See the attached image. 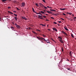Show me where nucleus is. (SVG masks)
Masks as SVG:
<instances>
[{
  "label": "nucleus",
  "mask_w": 76,
  "mask_h": 76,
  "mask_svg": "<svg viewBox=\"0 0 76 76\" xmlns=\"http://www.w3.org/2000/svg\"><path fill=\"white\" fill-rule=\"evenodd\" d=\"M28 29H31V28L30 27H28Z\"/></svg>",
  "instance_id": "obj_40"
},
{
  "label": "nucleus",
  "mask_w": 76,
  "mask_h": 76,
  "mask_svg": "<svg viewBox=\"0 0 76 76\" xmlns=\"http://www.w3.org/2000/svg\"><path fill=\"white\" fill-rule=\"evenodd\" d=\"M69 14V12H67V14Z\"/></svg>",
  "instance_id": "obj_54"
},
{
  "label": "nucleus",
  "mask_w": 76,
  "mask_h": 76,
  "mask_svg": "<svg viewBox=\"0 0 76 76\" xmlns=\"http://www.w3.org/2000/svg\"><path fill=\"white\" fill-rule=\"evenodd\" d=\"M63 15H65V16L66 15V14H64V13H63Z\"/></svg>",
  "instance_id": "obj_43"
},
{
  "label": "nucleus",
  "mask_w": 76,
  "mask_h": 76,
  "mask_svg": "<svg viewBox=\"0 0 76 76\" xmlns=\"http://www.w3.org/2000/svg\"><path fill=\"white\" fill-rule=\"evenodd\" d=\"M58 38H59V39H61V40H62V38H61V37H58Z\"/></svg>",
  "instance_id": "obj_19"
},
{
  "label": "nucleus",
  "mask_w": 76,
  "mask_h": 76,
  "mask_svg": "<svg viewBox=\"0 0 76 76\" xmlns=\"http://www.w3.org/2000/svg\"><path fill=\"white\" fill-rule=\"evenodd\" d=\"M37 31H39V32L40 31L39 30H37Z\"/></svg>",
  "instance_id": "obj_48"
},
{
  "label": "nucleus",
  "mask_w": 76,
  "mask_h": 76,
  "mask_svg": "<svg viewBox=\"0 0 76 76\" xmlns=\"http://www.w3.org/2000/svg\"><path fill=\"white\" fill-rule=\"evenodd\" d=\"M58 22L59 23H61V21H58Z\"/></svg>",
  "instance_id": "obj_33"
},
{
  "label": "nucleus",
  "mask_w": 76,
  "mask_h": 76,
  "mask_svg": "<svg viewBox=\"0 0 76 76\" xmlns=\"http://www.w3.org/2000/svg\"><path fill=\"white\" fill-rule=\"evenodd\" d=\"M40 7H45V6H44L43 5H40Z\"/></svg>",
  "instance_id": "obj_24"
},
{
  "label": "nucleus",
  "mask_w": 76,
  "mask_h": 76,
  "mask_svg": "<svg viewBox=\"0 0 76 76\" xmlns=\"http://www.w3.org/2000/svg\"><path fill=\"white\" fill-rule=\"evenodd\" d=\"M53 24H57V23L56 22H53Z\"/></svg>",
  "instance_id": "obj_31"
},
{
  "label": "nucleus",
  "mask_w": 76,
  "mask_h": 76,
  "mask_svg": "<svg viewBox=\"0 0 76 76\" xmlns=\"http://www.w3.org/2000/svg\"><path fill=\"white\" fill-rule=\"evenodd\" d=\"M17 10H20V9H18V8H17Z\"/></svg>",
  "instance_id": "obj_41"
},
{
  "label": "nucleus",
  "mask_w": 76,
  "mask_h": 76,
  "mask_svg": "<svg viewBox=\"0 0 76 76\" xmlns=\"http://www.w3.org/2000/svg\"><path fill=\"white\" fill-rule=\"evenodd\" d=\"M47 7L49 8H50V7L49 6H47Z\"/></svg>",
  "instance_id": "obj_49"
},
{
  "label": "nucleus",
  "mask_w": 76,
  "mask_h": 76,
  "mask_svg": "<svg viewBox=\"0 0 76 76\" xmlns=\"http://www.w3.org/2000/svg\"><path fill=\"white\" fill-rule=\"evenodd\" d=\"M13 24L14 25V23L13 22Z\"/></svg>",
  "instance_id": "obj_64"
},
{
  "label": "nucleus",
  "mask_w": 76,
  "mask_h": 76,
  "mask_svg": "<svg viewBox=\"0 0 76 76\" xmlns=\"http://www.w3.org/2000/svg\"><path fill=\"white\" fill-rule=\"evenodd\" d=\"M66 9V8H63V9L61 8L60 9V10H64Z\"/></svg>",
  "instance_id": "obj_9"
},
{
  "label": "nucleus",
  "mask_w": 76,
  "mask_h": 76,
  "mask_svg": "<svg viewBox=\"0 0 76 76\" xmlns=\"http://www.w3.org/2000/svg\"><path fill=\"white\" fill-rule=\"evenodd\" d=\"M26 29H29L28 28H26Z\"/></svg>",
  "instance_id": "obj_59"
},
{
  "label": "nucleus",
  "mask_w": 76,
  "mask_h": 76,
  "mask_svg": "<svg viewBox=\"0 0 76 76\" xmlns=\"http://www.w3.org/2000/svg\"><path fill=\"white\" fill-rule=\"evenodd\" d=\"M48 30H49V31H50V29H48Z\"/></svg>",
  "instance_id": "obj_53"
},
{
  "label": "nucleus",
  "mask_w": 76,
  "mask_h": 76,
  "mask_svg": "<svg viewBox=\"0 0 76 76\" xmlns=\"http://www.w3.org/2000/svg\"><path fill=\"white\" fill-rule=\"evenodd\" d=\"M72 16H74V14L72 15Z\"/></svg>",
  "instance_id": "obj_58"
},
{
  "label": "nucleus",
  "mask_w": 76,
  "mask_h": 76,
  "mask_svg": "<svg viewBox=\"0 0 76 76\" xmlns=\"http://www.w3.org/2000/svg\"><path fill=\"white\" fill-rule=\"evenodd\" d=\"M51 40H52V39H53L52 38H51Z\"/></svg>",
  "instance_id": "obj_60"
},
{
  "label": "nucleus",
  "mask_w": 76,
  "mask_h": 76,
  "mask_svg": "<svg viewBox=\"0 0 76 76\" xmlns=\"http://www.w3.org/2000/svg\"><path fill=\"white\" fill-rule=\"evenodd\" d=\"M46 20L47 21H49V20Z\"/></svg>",
  "instance_id": "obj_51"
},
{
  "label": "nucleus",
  "mask_w": 76,
  "mask_h": 76,
  "mask_svg": "<svg viewBox=\"0 0 76 76\" xmlns=\"http://www.w3.org/2000/svg\"><path fill=\"white\" fill-rule=\"evenodd\" d=\"M32 33L34 34H35L36 35H37V33H36L35 32L32 31Z\"/></svg>",
  "instance_id": "obj_14"
},
{
  "label": "nucleus",
  "mask_w": 76,
  "mask_h": 76,
  "mask_svg": "<svg viewBox=\"0 0 76 76\" xmlns=\"http://www.w3.org/2000/svg\"><path fill=\"white\" fill-rule=\"evenodd\" d=\"M69 15H71V13H69V14H68Z\"/></svg>",
  "instance_id": "obj_50"
},
{
  "label": "nucleus",
  "mask_w": 76,
  "mask_h": 76,
  "mask_svg": "<svg viewBox=\"0 0 76 76\" xmlns=\"http://www.w3.org/2000/svg\"><path fill=\"white\" fill-rule=\"evenodd\" d=\"M71 37H72L73 38H74V36H73V34H71Z\"/></svg>",
  "instance_id": "obj_20"
},
{
  "label": "nucleus",
  "mask_w": 76,
  "mask_h": 76,
  "mask_svg": "<svg viewBox=\"0 0 76 76\" xmlns=\"http://www.w3.org/2000/svg\"><path fill=\"white\" fill-rule=\"evenodd\" d=\"M69 55H70L71 56H72V51H70L69 52Z\"/></svg>",
  "instance_id": "obj_15"
},
{
  "label": "nucleus",
  "mask_w": 76,
  "mask_h": 76,
  "mask_svg": "<svg viewBox=\"0 0 76 76\" xmlns=\"http://www.w3.org/2000/svg\"><path fill=\"white\" fill-rule=\"evenodd\" d=\"M47 12H48V13L49 14H51L52 13V12H49L48 11H47Z\"/></svg>",
  "instance_id": "obj_16"
},
{
  "label": "nucleus",
  "mask_w": 76,
  "mask_h": 76,
  "mask_svg": "<svg viewBox=\"0 0 76 76\" xmlns=\"http://www.w3.org/2000/svg\"><path fill=\"white\" fill-rule=\"evenodd\" d=\"M72 20L71 19V20Z\"/></svg>",
  "instance_id": "obj_62"
},
{
  "label": "nucleus",
  "mask_w": 76,
  "mask_h": 76,
  "mask_svg": "<svg viewBox=\"0 0 76 76\" xmlns=\"http://www.w3.org/2000/svg\"><path fill=\"white\" fill-rule=\"evenodd\" d=\"M14 18H15V21H17V20H18V19L17 18V17H15Z\"/></svg>",
  "instance_id": "obj_18"
},
{
  "label": "nucleus",
  "mask_w": 76,
  "mask_h": 76,
  "mask_svg": "<svg viewBox=\"0 0 76 76\" xmlns=\"http://www.w3.org/2000/svg\"><path fill=\"white\" fill-rule=\"evenodd\" d=\"M11 29H14V27H13L12 26H11Z\"/></svg>",
  "instance_id": "obj_36"
},
{
  "label": "nucleus",
  "mask_w": 76,
  "mask_h": 76,
  "mask_svg": "<svg viewBox=\"0 0 76 76\" xmlns=\"http://www.w3.org/2000/svg\"><path fill=\"white\" fill-rule=\"evenodd\" d=\"M52 15H55V16H57V14H55L54 13H53Z\"/></svg>",
  "instance_id": "obj_21"
},
{
  "label": "nucleus",
  "mask_w": 76,
  "mask_h": 76,
  "mask_svg": "<svg viewBox=\"0 0 76 76\" xmlns=\"http://www.w3.org/2000/svg\"><path fill=\"white\" fill-rule=\"evenodd\" d=\"M13 12H14V13H16V12L15 11H13Z\"/></svg>",
  "instance_id": "obj_42"
},
{
  "label": "nucleus",
  "mask_w": 76,
  "mask_h": 76,
  "mask_svg": "<svg viewBox=\"0 0 76 76\" xmlns=\"http://www.w3.org/2000/svg\"><path fill=\"white\" fill-rule=\"evenodd\" d=\"M15 25V26H18V25H17V24H16V23H15V24H14Z\"/></svg>",
  "instance_id": "obj_34"
},
{
  "label": "nucleus",
  "mask_w": 76,
  "mask_h": 76,
  "mask_svg": "<svg viewBox=\"0 0 76 76\" xmlns=\"http://www.w3.org/2000/svg\"><path fill=\"white\" fill-rule=\"evenodd\" d=\"M59 41H60V42H61V43H63V42L62 40H59Z\"/></svg>",
  "instance_id": "obj_22"
},
{
  "label": "nucleus",
  "mask_w": 76,
  "mask_h": 76,
  "mask_svg": "<svg viewBox=\"0 0 76 76\" xmlns=\"http://www.w3.org/2000/svg\"><path fill=\"white\" fill-rule=\"evenodd\" d=\"M39 5H40V6H42V5H43L41 3H39Z\"/></svg>",
  "instance_id": "obj_26"
},
{
  "label": "nucleus",
  "mask_w": 76,
  "mask_h": 76,
  "mask_svg": "<svg viewBox=\"0 0 76 76\" xmlns=\"http://www.w3.org/2000/svg\"><path fill=\"white\" fill-rule=\"evenodd\" d=\"M25 6V3L24 2H23L22 4V5L21 6V7H24Z\"/></svg>",
  "instance_id": "obj_4"
},
{
  "label": "nucleus",
  "mask_w": 76,
  "mask_h": 76,
  "mask_svg": "<svg viewBox=\"0 0 76 76\" xmlns=\"http://www.w3.org/2000/svg\"><path fill=\"white\" fill-rule=\"evenodd\" d=\"M61 20H64V19L62 18H61Z\"/></svg>",
  "instance_id": "obj_45"
},
{
  "label": "nucleus",
  "mask_w": 76,
  "mask_h": 76,
  "mask_svg": "<svg viewBox=\"0 0 76 76\" xmlns=\"http://www.w3.org/2000/svg\"><path fill=\"white\" fill-rule=\"evenodd\" d=\"M14 15L15 16L17 17V14H14Z\"/></svg>",
  "instance_id": "obj_35"
},
{
  "label": "nucleus",
  "mask_w": 76,
  "mask_h": 76,
  "mask_svg": "<svg viewBox=\"0 0 76 76\" xmlns=\"http://www.w3.org/2000/svg\"><path fill=\"white\" fill-rule=\"evenodd\" d=\"M21 18H22L23 19H24L26 20H27V18H26V17H22Z\"/></svg>",
  "instance_id": "obj_3"
},
{
  "label": "nucleus",
  "mask_w": 76,
  "mask_h": 76,
  "mask_svg": "<svg viewBox=\"0 0 76 76\" xmlns=\"http://www.w3.org/2000/svg\"><path fill=\"white\" fill-rule=\"evenodd\" d=\"M42 36L44 37H46V35H44V34H42Z\"/></svg>",
  "instance_id": "obj_23"
},
{
  "label": "nucleus",
  "mask_w": 76,
  "mask_h": 76,
  "mask_svg": "<svg viewBox=\"0 0 76 76\" xmlns=\"http://www.w3.org/2000/svg\"><path fill=\"white\" fill-rule=\"evenodd\" d=\"M64 29H65L67 31H68L69 30L67 28V27H64Z\"/></svg>",
  "instance_id": "obj_10"
},
{
  "label": "nucleus",
  "mask_w": 76,
  "mask_h": 76,
  "mask_svg": "<svg viewBox=\"0 0 76 76\" xmlns=\"http://www.w3.org/2000/svg\"><path fill=\"white\" fill-rule=\"evenodd\" d=\"M38 16H39V17H38V18H39L40 19H43V18H42V16H41V15H39Z\"/></svg>",
  "instance_id": "obj_5"
},
{
  "label": "nucleus",
  "mask_w": 76,
  "mask_h": 76,
  "mask_svg": "<svg viewBox=\"0 0 76 76\" xmlns=\"http://www.w3.org/2000/svg\"><path fill=\"white\" fill-rule=\"evenodd\" d=\"M44 12H46V10H44Z\"/></svg>",
  "instance_id": "obj_56"
},
{
  "label": "nucleus",
  "mask_w": 76,
  "mask_h": 76,
  "mask_svg": "<svg viewBox=\"0 0 76 76\" xmlns=\"http://www.w3.org/2000/svg\"><path fill=\"white\" fill-rule=\"evenodd\" d=\"M68 70H69L70 71H71V70L70 69V68L68 69Z\"/></svg>",
  "instance_id": "obj_38"
},
{
  "label": "nucleus",
  "mask_w": 76,
  "mask_h": 76,
  "mask_svg": "<svg viewBox=\"0 0 76 76\" xmlns=\"http://www.w3.org/2000/svg\"><path fill=\"white\" fill-rule=\"evenodd\" d=\"M58 26H59V24H58Z\"/></svg>",
  "instance_id": "obj_57"
},
{
  "label": "nucleus",
  "mask_w": 76,
  "mask_h": 76,
  "mask_svg": "<svg viewBox=\"0 0 76 76\" xmlns=\"http://www.w3.org/2000/svg\"><path fill=\"white\" fill-rule=\"evenodd\" d=\"M8 9H10L11 8V7H8Z\"/></svg>",
  "instance_id": "obj_28"
},
{
  "label": "nucleus",
  "mask_w": 76,
  "mask_h": 76,
  "mask_svg": "<svg viewBox=\"0 0 76 76\" xmlns=\"http://www.w3.org/2000/svg\"><path fill=\"white\" fill-rule=\"evenodd\" d=\"M1 0V1H2V2L4 3L5 1L7 0Z\"/></svg>",
  "instance_id": "obj_13"
},
{
  "label": "nucleus",
  "mask_w": 76,
  "mask_h": 76,
  "mask_svg": "<svg viewBox=\"0 0 76 76\" xmlns=\"http://www.w3.org/2000/svg\"><path fill=\"white\" fill-rule=\"evenodd\" d=\"M50 18H51V19H54V18H53V17H51Z\"/></svg>",
  "instance_id": "obj_39"
},
{
  "label": "nucleus",
  "mask_w": 76,
  "mask_h": 76,
  "mask_svg": "<svg viewBox=\"0 0 76 76\" xmlns=\"http://www.w3.org/2000/svg\"><path fill=\"white\" fill-rule=\"evenodd\" d=\"M8 12H9V13L11 14H13V13H12L11 12H10V11H8Z\"/></svg>",
  "instance_id": "obj_12"
},
{
  "label": "nucleus",
  "mask_w": 76,
  "mask_h": 76,
  "mask_svg": "<svg viewBox=\"0 0 76 76\" xmlns=\"http://www.w3.org/2000/svg\"><path fill=\"white\" fill-rule=\"evenodd\" d=\"M66 61H69V59H67L66 60Z\"/></svg>",
  "instance_id": "obj_37"
},
{
  "label": "nucleus",
  "mask_w": 76,
  "mask_h": 76,
  "mask_svg": "<svg viewBox=\"0 0 76 76\" xmlns=\"http://www.w3.org/2000/svg\"><path fill=\"white\" fill-rule=\"evenodd\" d=\"M62 52L64 51V49H63V48H62Z\"/></svg>",
  "instance_id": "obj_46"
},
{
  "label": "nucleus",
  "mask_w": 76,
  "mask_h": 76,
  "mask_svg": "<svg viewBox=\"0 0 76 76\" xmlns=\"http://www.w3.org/2000/svg\"><path fill=\"white\" fill-rule=\"evenodd\" d=\"M74 19H76V17H75L74 18Z\"/></svg>",
  "instance_id": "obj_55"
},
{
  "label": "nucleus",
  "mask_w": 76,
  "mask_h": 76,
  "mask_svg": "<svg viewBox=\"0 0 76 76\" xmlns=\"http://www.w3.org/2000/svg\"><path fill=\"white\" fill-rule=\"evenodd\" d=\"M36 5L37 6H38V7L39 6L38 4H36Z\"/></svg>",
  "instance_id": "obj_29"
},
{
  "label": "nucleus",
  "mask_w": 76,
  "mask_h": 76,
  "mask_svg": "<svg viewBox=\"0 0 76 76\" xmlns=\"http://www.w3.org/2000/svg\"><path fill=\"white\" fill-rule=\"evenodd\" d=\"M44 7L45 8H46V9H45V10H46L47 9H48L47 7Z\"/></svg>",
  "instance_id": "obj_27"
},
{
  "label": "nucleus",
  "mask_w": 76,
  "mask_h": 76,
  "mask_svg": "<svg viewBox=\"0 0 76 76\" xmlns=\"http://www.w3.org/2000/svg\"><path fill=\"white\" fill-rule=\"evenodd\" d=\"M40 12V13H42L43 14L44 13V12L43 11H40V12Z\"/></svg>",
  "instance_id": "obj_25"
},
{
  "label": "nucleus",
  "mask_w": 76,
  "mask_h": 76,
  "mask_svg": "<svg viewBox=\"0 0 76 76\" xmlns=\"http://www.w3.org/2000/svg\"><path fill=\"white\" fill-rule=\"evenodd\" d=\"M40 25H41L42 26H43L44 27H45L46 26V25H43V24H40Z\"/></svg>",
  "instance_id": "obj_17"
},
{
  "label": "nucleus",
  "mask_w": 76,
  "mask_h": 76,
  "mask_svg": "<svg viewBox=\"0 0 76 76\" xmlns=\"http://www.w3.org/2000/svg\"><path fill=\"white\" fill-rule=\"evenodd\" d=\"M37 37V39H39V40H40V41H41L43 40L45 41H46V42L47 43H49V41H48V40H46V39H45L41 37Z\"/></svg>",
  "instance_id": "obj_1"
},
{
  "label": "nucleus",
  "mask_w": 76,
  "mask_h": 76,
  "mask_svg": "<svg viewBox=\"0 0 76 76\" xmlns=\"http://www.w3.org/2000/svg\"><path fill=\"white\" fill-rule=\"evenodd\" d=\"M50 10L52 11H56V10H55L50 9Z\"/></svg>",
  "instance_id": "obj_11"
},
{
  "label": "nucleus",
  "mask_w": 76,
  "mask_h": 76,
  "mask_svg": "<svg viewBox=\"0 0 76 76\" xmlns=\"http://www.w3.org/2000/svg\"><path fill=\"white\" fill-rule=\"evenodd\" d=\"M52 40H53V42H55V40H54V39H52Z\"/></svg>",
  "instance_id": "obj_52"
},
{
  "label": "nucleus",
  "mask_w": 76,
  "mask_h": 76,
  "mask_svg": "<svg viewBox=\"0 0 76 76\" xmlns=\"http://www.w3.org/2000/svg\"><path fill=\"white\" fill-rule=\"evenodd\" d=\"M36 14H37V15H42V14H41V13H40V12H39V13H37V12H36Z\"/></svg>",
  "instance_id": "obj_7"
},
{
  "label": "nucleus",
  "mask_w": 76,
  "mask_h": 76,
  "mask_svg": "<svg viewBox=\"0 0 76 76\" xmlns=\"http://www.w3.org/2000/svg\"><path fill=\"white\" fill-rule=\"evenodd\" d=\"M48 15V14H46V15Z\"/></svg>",
  "instance_id": "obj_63"
},
{
  "label": "nucleus",
  "mask_w": 76,
  "mask_h": 76,
  "mask_svg": "<svg viewBox=\"0 0 76 76\" xmlns=\"http://www.w3.org/2000/svg\"><path fill=\"white\" fill-rule=\"evenodd\" d=\"M61 32H62V33H63V34H64L66 35V36H67V34H66V33L64 31H61Z\"/></svg>",
  "instance_id": "obj_2"
},
{
  "label": "nucleus",
  "mask_w": 76,
  "mask_h": 76,
  "mask_svg": "<svg viewBox=\"0 0 76 76\" xmlns=\"http://www.w3.org/2000/svg\"><path fill=\"white\" fill-rule=\"evenodd\" d=\"M53 30H54V31H57V29L56 28H53Z\"/></svg>",
  "instance_id": "obj_8"
},
{
  "label": "nucleus",
  "mask_w": 76,
  "mask_h": 76,
  "mask_svg": "<svg viewBox=\"0 0 76 76\" xmlns=\"http://www.w3.org/2000/svg\"><path fill=\"white\" fill-rule=\"evenodd\" d=\"M32 11H33V12L36 13V12H35V10H32Z\"/></svg>",
  "instance_id": "obj_32"
},
{
  "label": "nucleus",
  "mask_w": 76,
  "mask_h": 76,
  "mask_svg": "<svg viewBox=\"0 0 76 76\" xmlns=\"http://www.w3.org/2000/svg\"><path fill=\"white\" fill-rule=\"evenodd\" d=\"M44 18H46V16H43Z\"/></svg>",
  "instance_id": "obj_44"
},
{
  "label": "nucleus",
  "mask_w": 76,
  "mask_h": 76,
  "mask_svg": "<svg viewBox=\"0 0 76 76\" xmlns=\"http://www.w3.org/2000/svg\"><path fill=\"white\" fill-rule=\"evenodd\" d=\"M42 1H43L45 3V0H42Z\"/></svg>",
  "instance_id": "obj_30"
},
{
  "label": "nucleus",
  "mask_w": 76,
  "mask_h": 76,
  "mask_svg": "<svg viewBox=\"0 0 76 76\" xmlns=\"http://www.w3.org/2000/svg\"><path fill=\"white\" fill-rule=\"evenodd\" d=\"M15 26L18 29H20V26L19 25Z\"/></svg>",
  "instance_id": "obj_6"
},
{
  "label": "nucleus",
  "mask_w": 76,
  "mask_h": 76,
  "mask_svg": "<svg viewBox=\"0 0 76 76\" xmlns=\"http://www.w3.org/2000/svg\"><path fill=\"white\" fill-rule=\"evenodd\" d=\"M32 11L33 10H34V8H32Z\"/></svg>",
  "instance_id": "obj_47"
},
{
  "label": "nucleus",
  "mask_w": 76,
  "mask_h": 76,
  "mask_svg": "<svg viewBox=\"0 0 76 76\" xmlns=\"http://www.w3.org/2000/svg\"><path fill=\"white\" fill-rule=\"evenodd\" d=\"M41 42H43H43H42V41H41Z\"/></svg>",
  "instance_id": "obj_61"
}]
</instances>
